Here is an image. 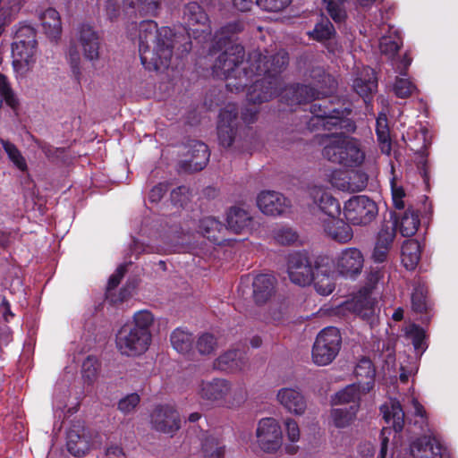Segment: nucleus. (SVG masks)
<instances>
[{
	"mask_svg": "<svg viewBox=\"0 0 458 458\" xmlns=\"http://www.w3.org/2000/svg\"><path fill=\"white\" fill-rule=\"evenodd\" d=\"M265 52L263 55L259 50L253 51L250 54L248 61L243 62V47L240 45H232L217 57L214 64V73L217 77L239 80L235 84L227 83L230 90H233V88L240 90L247 85L249 79L261 76L248 90V100L253 104L269 101L276 96H281L282 101L293 106L327 96L334 90L335 81L330 75L323 72L319 73L321 80L318 81L317 88L296 85L279 92L283 83L278 75L288 64V55L283 49L276 54L267 50Z\"/></svg>",
	"mask_w": 458,
	"mask_h": 458,
	"instance_id": "1",
	"label": "nucleus"
},
{
	"mask_svg": "<svg viewBox=\"0 0 458 458\" xmlns=\"http://www.w3.org/2000/svg\"><path fill=\"white\" fill-rule=\"evenodd\" d=\"M176 36L169 27L157 28L153 21H143L138 28L139 52L148 70L168 68Z\"/></svg>",
	"mask_w": 458,
	"mask_h": 458,
	"instance_id": "2",
	"label": "nucleus"
},
{
	"mask_svg": "<svg viewBox=\"0 0 458 458\" xmlns=\"http://www.w3.org/2000/svg\"><path fill=\"white\" fill-rule=\"evenodd\" d=\"M322 155L328 161L348 167L360 166L365 161V151L354 138L344 134H327L321 139Z\"/></svg>",
	"mask_w": 458,
	"mask_h": 458,
	"instance_id": "3",
	"label": "nucleus"
},
{
	"mask_svg": "<svg viewBox=\"0 0 458 458\" xmlns=\"http://www.w3.org/2000/svg\"><path fill=\"white\" fill-rule=\"evenodd\" d=\"M36 33L30 27H24L17 32V39L13 44V65L20 75L26 74L36 62Z\"/></svg>",
	"mask_w": 458,
	"mask_h": 458,
	"instance_id": "4",
	"label": "nucleus"
},
{
	"mask_svg": "<svg viewBox=\"0 0 458 458\" xmlns=\"http://www.w3.org/2000/svg\"><path fill=\"white\" fill-rule=\"evenodd\" d=\"M200 398L227 407L234 406L244 399L242 390L234 388L226 379L215 378L202 381L199 386Z\"/></svg>",
	"mask_w": 458,
	"mask_h": 458,
	"instance_id": "5",
	"label": "nucleus"
},
{
	"mask_svg": "<svg viewBox=\"0 0 458 458\" xmlns=\"http://www.w3.org/2000/svg\"><path fill=\"white\" fill-rule=\"evenodd\" d=\"M341 344L342 337L336 327H328L321 330L313 344V362L318 366L330 364L337 356Z\"/></svg>",
	"mask_w": 458,
	"mask_h": 458,
	"instance_id": "6",
	"label": "nucleus"
},
{
	"mask_svg": "<svg viewBox=\"0 0 458 458\" xmlns=\"http://www.w3.org/2000/svg\"><path fill=\"white\" fill-rule=\"evenodd\" d=\"M377 204L364 195L349 199L344 206V215L346 220L353 225H367L377 216Z\"/></svg>",
	"mask_w": 458,
	"mask_h": 458,
	"instance_id": "7",
	"label": "nucleus"
},
{
	"mask_svg": "<svg viewBox=\"0 0 458 458\" xmlns=\"http://www.w3.org/2000/svg\"><path fill=\"white\" fill-rule=\"evenodd\" d=\"M152 339L129 325L123 326L116 335V346L122 354L139 356L145 353L151 344Z\"/></svg>",
	"mask_w": 458,
	"mask_h": 458,
	"instance_id": "8",
	"label": "nucleus"
},
{
	"mask_svg": "<svg viewBox=\"0 0 458 458\" xmlns=\"http://www.w3.org/2000/svg\"><path fill=\"white\" fill-rule=\"evenodd\" d=\"M257 443L266 453H275L283 444L282 429L274 418H264L259 421L256 430Z\"/></svg>",
	"mask_w": 458,
	"mask_h": 458,
	"instance_id": "9",
	"label": "nucleus"
},
{
	"mask_svg": "<svg viewBox=\"0 0 458 458\" xmlns=\"http://www.w3.org/2000/svg\"><path fill=\"white\" fill-rule=\"evenodd\" d=\"M316 268L306 253L290 254L287 261V273L290 280L298 285L306 286L312 282Z\"/></svg>",
	"mask_w": 458,
	"mask_h": 458,
	"instance_id": "10",
	"label": "nucleus"
},
{
	"mask_svg": "<svg viewBox=\"0 0 458 458\" xmlns=\"http://www.w3.org/2000/svg\"><path fill=\"white\" fill-rule=\"evenodd\" d=\"M100 47L99 34L93 27L83 24L78 29L75 47L87 61L95 63L99 59Z\"/></svg>",
	"mask_w": 458,
	"mask_h": 458,
	"instance_id": "11",
	"label": "nucleus"
},
{
	"mask_svg": "<svg viewBox=\"0 0 458 458\" xmlns=\"http://www.w3.org/2000/svg\"><path fill=\"white\" fill-rule=\"evenodd\" d=\"M183 18L188 27L187 32L189 36L196 38L210 36L211 28L209 20L201 6L196 2L189 3L184 9Z\"/></svg>",
	"mask_w": 458,
	"mask_h": 458,
	"instance_id": "12",
	"label": "nucleus"
},
{
	"mask_svg": "<svg viewBox=\"0 0 458 458\" xmlns=\"http://www.w3.org/2000/svg\"><path fill=\"white\" fill-rule=\"evenodd\" d=\"M397 458H442V447L436 437L424 436L401 450Z\"/></svg>",
	"mask_w": 458,
	"mask_h": 458,
	"instance_id": "13",
	"label": "nucleus"
},
{
	"mask_svg": "<svg viewBox=\"0 0 458 458\" xmlns=\"http://www.w3.org/2000/svg\"><path fill=\"white\" fill-rule=\"evenodd\" d=\"M307 192L313 204L327 216L324 219L335 218L340 216V203L327 188L313 184L308 188Z\"/></svg>",
	"mask_w": 458,
	"mask_h": 458,
	"instance_id": "14",
	"label": "nucleus"
},
{
	"mask_svg": "<svg viewBox=\"0 0 458 458\" xmlns=\"http://www.w3.org/2000/svg\"><path fill=\"white\" fill-rule=\"evenodd\" d=\"M150 422L155 430L170 436L180 428L179 413L168 404L157 406L151 413Z\"/></svg>",
	"mask_w": 458,
	"mask_h": 458,
	"instance_id": "15",
	"label": "nucleus"
},
{
	"mask_svg": "<svg viewBox=\"0 0 458 458\" xmlns=\"http://www.w3.org/2000/svg\"><path fill=\"white\" fill-rule=\"evenodd\" d=\"M239 121L237 107L234 104L226 105L221 111L217 125L219 143L223 147H230L234 140Z\"/></svg>",
	"mask_w": 458,
	"mask_h": 458,
	"instance_id": "16",
	"label": "nucleus"
},
{
	"mask_svg": "<svg viewBox=\"0 0 458 458\" xmlns=\"http://www.w3.org/2000/svg\"><path fill=\"white\" fill-rule=\"evenodd\" d=\"M363 255L356 248L344 250L336 258V269L345 277H352L360 273L363 267Z\"/></svg>",
	"mask_w": 458,
	"mask_h": 458,
	"instance_id": "17",
	"label": "nucleus"
},
{
	"mask_svg": "<svg viewBox=\"0 0 458 458\" xmlns=\"http://www.w3.org/2000/svg\"><path fill=\"white\" fill-rule=\"evenodd\" d=\"M257 205L265 215L277 216L290 208V200L283 194L274 191H262L258 195Z\"/></svg>",
	"mask_w": 458,
	"mask_h": 458,
	"instance_id": "18",
	"label": "nucleus"
},
{
	"mask_svg": "<svg viewBox=\"0 0 458 458\" xmlns=\"http://www.w3.org/2000/svg\"><path fill=\"white\" fill-rule=\"evenodd\" d=\"M277 401L288 412L301 416L307 410V401L297 387H283L277 392Z\"/></svg>",
	"mask_w": 458,
	"mask_h": 458,
	"instance_id": "19",
	"label": "nucleus"
},
{
	"mask_svg": "<svg viewBox=\"0 0 458 458\" xmlns=\"http://www.w3.org/2000/svg\"><path fill=\"white\" fill-rule=\"evenodd\" d=\"M92 444L89 431L80 424H74L67 432L66 446L74 456H82L90 449Z\"/></svg>",
	"mask_w": 458,
	"mask_h": 458,
	"instance_id": "20",
	"label": "nucleus"
},
{
	"mask_svg": "<svg viewBox=\"0 0 458 458\" xmlns=\"http://www.w3.org/2000/svg\"><path fill=\"white\" fill-rule=\"evenodd\" d=\"M310 112L313 114L311 123L316 126L330 130L333 127H343L345 123L343 119L344 112L337 109L326 110L321 106L314 104L311 106Z\"/></svg>",
	"mask_w": 458,
	"mask_h": 458,
	"instance_id": "21",
	"label": "nucleus"
},
{
	"mask_svg": "<svg viewBox=\"0 0 458 458\" xmlns=\"http://www.w3.org/2000/svg\"><path fill=\"white\" fill-rule=\"evenodd\" d=\"M391 218L394 219L393 227L399 230L403 237H410L416 233L419 229L420 220L419 214L409 208L402 214L393 213Z\"/></svg>",
	"mask_w": 458,
	"mask_h": 458,
	"instance_id": "22",
	"label": "nucleus"
},
{
	"mask_svg": "<svg viewBox=\"0 0 458 458\" xmlns=\"http://www.w3.org/2000/svg\"><path fill=\"white\" fill-rule=\"evenodd\" d=\"M276 280L270 275H259L253 279L252 294L257 304H264L275 294Z\"/></svg>",
	"mask_w": 458,
	"mask_h": 458,
	"instance_id": "23",
	"label": "nucleus"
},
{
	"mask_svg": "<svg viewBox=\"0 0 458 458\" xmlns=\"http://www.w3.org/2000/svg\"><path fill=\"white\" fill-rule=\"evenodd\" d=\"M376 299L367 291L360 293V295L354 297L351 301L344 304L345 309L352 310L363 318H369L376 313Z\"/></svg>",
	"mask_w": 458,
	"mask_h": 458,
	"instance_id": "24",
	"label": "nucleus"
},
{
	"mask_svg": "<svg viewBox=\"0 0 458 458\" xmlns=\"http://www.w3.org/2000/svg\"><path fill=\"white\" fill-rule=\"evenodd\" d=\"M325 233L336 242L344 243L352 238V231L348 224L339 216L330 219H322Z\"/></svg>",
	"mask_w": 458,
	"mask_h": 458,
	"instance_id": "25",
	"label": "nucleus"
},
{
	"mask_svg": "<svg viewBox=\"0 0 458 458\" xmlns=\"http://www.w3.org/2000/svg\"><path fill=\"white\" fill-rule=\"evenodd\" d=\"M352 87L360 97L368 98L377 87L374 71L369 67H363L357 72Z\"/></svg>",
	"mask_w": 458,
	"mask_h": 458,
	"instance_id": "26",
	"label": "nucleus"
},
{
	"mask_svg": "<svg viewBox=\"0 0 458 458\" xmlns=\"http://www.w3.org/2000/svg\"><path fill=\"white\" fill-rule=\"evenodd\" d=\"M380 411L386 424L392 426L395 431L403 428L404 424V412L399 401L389 399L381 405Z\"/></svg>",
	"mask_w": 458,
	"mask_h": 458,
	"instance_id": "27",
	"label": "nucleus"
},
{
	"mask_svg": "<svg viewBox=\"0 0 458 458\" xmlns=\"http://www.w3.org/2000/svg\"><path fill=\"white\" fill-rule=\"evenodd\" d=\"M316 291L321 295H329L335 289V274L330 272L327 265H316L312 278Z\"/></svg>",
	"mask_w": 458,
	"mask_h": 458,
	"instance_id": "28",
	"label": "nucleus"
},
{
	"mask_svg": "<svg viewBox=\"0 0 458 458\" xmlns=\"http://www.w3.org/2000/svg\"><path fill=\"white\" fill-rule=\"evenodd\" d=\"M382 34L379 39V49L382 54L392 56L402 45L401 37L398 31L389 25H383L380 28Z\"/></svg>",
	"mask_w": 458,
	"mask_h": 458,
	"instance_id": "29",
	"label": "nucleus"
},
{
	"mask_svg": "<svg viewBox=\"0 0 458 458\" xmlns=\"http://www.w3.org/2000/svg\"><path fill=\"white\" fill-rule=\"evenodd\" d=\"M245 365L244 354L236 350L228 351L220 355L216 362L215 367L224 371H236L242 369Z\"/></svg>",
	"mask_w": 458,
	"mask_h": 458,
	"instance_id": "30",
	"label": "nucleus"
},
{
	"mask_svg": "<svg viewBox=\"0 0 458 458\" xmlns=\"http://www.w3.org/2000/svg\"><path fill=\"white\" fill-rule=\"evenodd\" d=\"M155 323L156 317L150 310H140L133 314L131 321L127 325L152 339V328Z\"/></svg>",
	"mask_w": 458,
	"mask_h": 458,
	"instance_id": "31",
	"label": "nucleus"
},
{
	"mask_svg": "<svg viewBox=\"0 0 458 458\" xmlns=\"http://www.w3.org/2000/svg\"><path fill=\"white\" fill-rule=\"evenodd\" d=\"M42 28L48 38L56 39L62 32L59 13L53 8H48L40 15Z\"/></svg>",
	"mask_w": 458,
	"mask_h": 458,
	"instance_id": "32",
	"label": "nucleus"
},
{
	"mask_svg": "<svg viewBox=\"0 0 458 458\" xmlns=\"http://www.w3.org/2000/svg\"><path fill=\"white\" fill-rule=\"evenodd\" d=\"M365 394L362 391L361 382L354 383L338 391L332 402L334 404L352 403L360 407V400Z\"/></svg>",
	"mask_w": 458,
	"mask_h": 458,
	"instance_id": "33",
	"label": "nucleus"
},
{
	"mask_svg": "<svg viewBox=\"0 0 458 458\" xmlns=\"http://www.w3.org/2000/svg\"><path fill=\"white\" fill-rule=\"evenodd\" d=\"M401 259L408 270H413L420 259V245L415 240L405 241L402 246Z\"/></svg>",
	"mask_w": 458,
	"mask_h": 458,
	"instance_id": "34",
	"label": "nucleus"
},
{
	"mask_svg": "<svg viewBox=\"0 0 458 458\" xmlns=\"http://www.w3.org/2000/svg\"><path fill=\"white\" fill-rule=\"evenodd\" d=\"M358 411V405H351L349 409H332L330 411V420L336 428H344L351 426L355 421Z\"/></svg>",
	"mask_w": 458,
	"mask_h": 458,
	"instance_id": "35",
	"label": "nucleus"
},
{
	"mask_svg": "<svg viewBox=\"0 0 458 458\" xmlns=\"http://www.w3.org/2000/svg\"><path fill=\"white\" fill-rule=\"evenodd\" d=\"M251 222L250 213L241 208H233L227 215V225L234 233H241L248 228Z\"/></svg>",
	"mask_w": 458,
	"mask_h": 458,
	"instance_id": "36",
	"label": "nucleus"
},
{
	"mask_svg": "<svg viewBox=\"0 0 458 458\" xmlns=\"http://www.w3.org/2000/svg\"><path fill=\"white\" fill-rule=\"evenodd\" d=\"M355 375L357 377L364 378L361 382L363 393H369L374 386L375 369L372 362L368 359H361L355 368Z\"/></svg>",
	"mask_w": 458,
	"mask_h": 458,
	"instance_id": "37",
	"label": "nucleus"
},
{
	"mask_svg": "<svg viewBox=\"0 0 458 458\" xmlns=\"http://www.w3.org/2000/svg\"><path fill=\"white\" fill-rule=\"evenodd\" d=\"M192 343L191 334L183 329L177 328L171 335V344L178 352H188L192 347Z\"/></svg>",
	"mask_w": 458,
	"mask_h": 458,
	"instance_id": "38",
	"label": "nucleus"
},
{
	"mask_svg": "<svg viewBox=\"0 0 458 458\" xmlns=\"http://www.w3.org/2000/svg\"><path fill=\"white\" fill-rule=\"evenodd\" d=\"M223 229L224 225L212 216L204 217L199 222V233L214 242H219L216 233Z\"/></svg>",
	"mask_w": 458,
	"mask_h": 458,
	"instance_id": "39",
	"label": "nucleus"
},
{
	"mask_svg": "<svg viewBox=\"0 0 458 458\" xmlns=\"http://www.w3.org/2000/svg\"><path fill=\"white\" fill-rule=\"evenodd\" d=\"M194 148L195 149L193 151L192 158L190 161L189 166L192 171H199L206 166L209 159V151L208 146L201 142L196 143Z\"/></svg>",
	"mask_w": 458,
	"mask_h": 458,
	"instance_id": "40",
	"label": "nucleus"
},
{
	"mask_svg": "<svg viewBox=\"0 0 458 458\" xmlns=\"http://www.w3.org/2000/svg\"><path fill=\"white\" fill-rule=\"evenodd\" d=\"M284 431L287 439L291 442L290 445L285 446V450L289 454H295L298 447L294 445L300 440L301 431L297 421L292 418H287L284 422Z\"/></svg>",
	"mask_w": 458,
	"mask_h": 458,
	"instance_id": "41",
	"label": "nucleus"
},
{
	"mask_svg": "<svg viewBox=\"0 0 458 458\" xmlns=\"http://www.w3.org/2000/svg\"><path fill=\"white\" fill-rule=\"evenodd\" d=\"M376 131L378 141L380 142L381 151L389 155L391 152V143L386 116L385 114H380L377 117Z\"/></svg>",
	"mask_w": 458,
	"mask_h": 458,
	"instance_id": "42",
	"label": "nucleus"
},
{
	"mask_svg": "<svg viewBox=\"0 0 458 458\" xmlns=\"http://www.w3.org/2000/svg\"><path fill=\"white\" fill-rule=\"evenodd\" d=\"M4 152L13 165L21 171L27 169V162L18 148L12 142L1 140Z\"/></svg>",
	"mask_w": 458,
	"mask_h": 458,
	"instance_id": "43",
	"label": "nucleus"
},
{
	"mask_svg": "<svg viewBox=\"0 0 458 458\" xmlns=\"http://www.w3.org/2000/svg\"><path fill=\"white\" fill-rule=\"evenodd\" d=\"M335 34V29L327 19H323L315 25L312 31L309 32V36L318 41H326Z\"/></svg>",
	"mask_w": 458,
	"mask_h": 458,
	"instance_id": "44",
	"label": "nucleus"
},
{
	"mask_svg": "<svg viewBox=\"0 0 458 458\" xmlns=\"http://www.w3.org/2000/svg\"><path fill=\"white\" fill-rule=\"evenodd\" d=\"M405 334L418 352L421 353L425 351V332L421 327L414 324L410 325L405 328Z\"/></svg>",
	"mask_w": 458,
	"mask_h": 458,
	"instance_id": "45",
	"label": "nucleus"
},
{
	"mask_svg": "<svg viewBox=\"0 0 458 458\" xmlns=\"http://www.w3.org/2000/svg\"><path fill=\"white\" fill-rule=\"evenodd\" d=\"M330 17L335 22H342L346 18V11L344 6L345 0H323Z\"/></svg>",
	"mask_w": 458,
	"mask_h": 458,
	"instance_id": "46",
	"label": "nucleus"
},
{
	"mask_svg": "<svg viewBox=\"0 0 458 458\" xmlns=\"http://www.w3.org/2000/svg\"><path fill=\"white\" fill-rule=\"evenodd\" d=\"M205 458H224V447L214 437H207L202 444Z\"/></svg>",
	"mask_w": 458,
	"mask_h": 458,
	"instance_id": "47",
	"label": "nucleus"
},
{
	"mask_svg": "<svg viewBox=\"0 0 458 458\" xmlns=\"http://www.w3.org/2000/svg\"><path fill=\"white\" fill-rule=\"evenodd\" d=\"M411 304L414 310L422 312L427 310V288L418 284L411 294Z\"/></svg>",
	"mask_w": 458,
	"mask_h": 458,
	"instance_id": "48",
	"label": "nucleus"
},
{
	"mask_svg": "<svg viewBox=\"0 0 458 458\" xmlns=\"http://www.w3.org/2000/svg\"><path fill=\"white\" fill-rule=\"evenodd\" d=\"M132 4L141 14L156 16L160 9L161 0H134Z\"/></svg>",
	"mask_w": 458,
	"mask_h": 458,
	"instance_id": "49",
	"label": "nucleus"
},
{
	"mask_svg": "<svg viewBox=\"0 0 458 458\" xmlns=\"http://www.w3.org/2000/svg\"><path fill=\"white\" fill-rule=\"evenodd\" d=\"M349 174L342 170L335 169L328 175L330 184L340 191H349Z\"/></svg>",
	"mask_w": 458,
	"mask_h": 458,
	"instance_id": "50",
	"label": "nucleus"
},
{
	"mask_svg": "<svg viewBox=\"0 0 458 458\" xmlns=\"http://www.w3.org/2000/svg\"><path fill=\"white\" fill-rule=\"evenodd\" d=\"M140 402L137 393H131L123 397L118 403V410L123 414L133 412Z\"/></svg>",
	"mask_w": 458,
	"mask_h": 458,
	"instance_id": "51",
	"label": "nucleus"
},
{
	"mask_svg": "<svg viewBox=\"0 0 458 458\" xmlns=\"http://www.w3.org/2000/svg\"><path fill=\"white\" fill-rule=\"evenodd\" d=\"M98 369V360L95 357L89 356L82 363L83 377L91 383L97 377Z\"/></svg>",
	"mask_w": 458,
	"mask_h": 458,
	"instance_id": "52",
	"label": "nucleus"
},
{
	"mask_svg": "<svg viewBox=\"0 0 458 458\" xmlns=\"http://www.w3.org/2000/svg\"><path fill=\"white\" fill-rule=\"evenodd\" d=\"M416 89L413 83L407 78H397L394 84V91L398 98H407Z\"/></svg>",
	"mask_w": 458,
	"mask_h": 458,
	"instance_id": "53",
	"label": "nucleus"
},
{
	"mask_svg": "<svg viewBox=\"0 0 458 458\" xmlns=\"http://www.w3.org/2000/svg\"><path fill=\"white\" fill-rule=\"evenodd\" d=\"M368 184V175L362 172L352 173L349 176V191H361Z\"/></svg>",
	"mask_w": 458,
	"mask_h": 458,
	"instance_id": "54",
	"label": "nucleus"
},
{
	"mask_svg": "<svg viewBox=\"0 0 458 458\" xmlns=\"http://www.w3.org/2000/svg\"><path fill=\"white\" fill-rule=\"evenodd\" d=\"M395 237V228L385 225L378 233L376 244L390 249Z\"/></svg>",
	"mask_w": 458,
	"mask_h": 458,
	"instance_id": "55",
	"label": "nucleus"
},
{
	"mask_svg": "<svg viewBox=\"0 0 458 458\" xmlns=\"http://www.w3.org/2000/svg\"><path fill=\"white\" fill-rule=\"evenodd\" d=\"M292 0H256L258 6L267 12H279L291 4Z\"/></svg>",
	"mask_w": 458,
	"mask_h": 458,
	"instance_id": "56",
	"label": "nucleus"
},
{
	"mask_svg": "<svg viewBox=\"0 0 458 458\" xmlns=\"http://www.w3.org/2000/svg\"><path fill=\"white\" fill-rule=\"evenodd\" d=\"M216 346L215 337L209 334H204L199 336L197 342V348L201 354L211 353Z\"/></svg>",
	"mask_w": 458,
	"mask_h": 458,
	"instance_id": "57",
	"label": "nucleus"
},
{
	"mask_svg": "<svg viewBox=\"0 0 458 458\" xmlns=\"http://www.w3.org/2000/svg\"><path fill=\"white\" fill-rule=\"evenodd\" d=\"M391 192L393 204L396 209L403 210L405 207L403 199L405 192L402 186L397 185L394 181L391 182Z\"/></svg>",
	"mask_w": 458,
	"mask_h": 458,
	"instance_id": "58",
	"label": "nucleus"
},
{
	"mask_svg": "<svg viewBox=\"0 0 458 458\" xmlns=\"http://www.w3.org/2000/svg\"><path fill=\"white\" fill-rule=\"evenodd\" d=\"M275 238L281 244H290L297 240V235L292 229L283 228L276 233Z\"/></svg>",
	"mask_w": 458,
	"mask_h": 458,
	"instance_id": "59",
	"label": "nucleus"
},
{
	"mask_svg": "<svg viewBox=\"0 0 458 458\" xmlns=\"http://www.w3.org/2000/svg\"><path fill=\"white\" fill-rule=\"evenodd\" d=\"M125 270H126L125 265H121L117 267L115 272L110 276V278L108 280V284H107L108 291L115 288L119 284L121 279L123 277V276L125 274Z\"/></svg>",
	"mask_w": 458,
	"mask_h": 458,
	"instance_id": "60",
	"label": "nucleus"
},
{
	"mask_svg": "<svg viewBox=\"0 0 458 458\" xmlns=\"http://www.w3.org/2000/svg\"><path fill=\"white\" fill-rule=\"evenodd\" d=\"M388 248L384 247L383 245L375 244V248L372 253V259L375 262L382 263L384 262L389 252Z\"/></svg>",
	"mask_w": 458,
	"mask_h": 458,
	"instance_id": "61",
	"label": "nucleus"
},
{
	"mask_svg": "<svg viewBox=\"0 0 458 458\" xmlns=\"http://www.w3.org/2000/svg\"><path fill=\"white\" fill-rule=\"evenodd\" d=\"M165 192V188L162 185H157V186L153 187V189L150 191V193H149L150 201L157 202V201L160 200L162 199V197L164 196Z\"/></svg>",
	"mask_w": 458,
	"mask_h": 458,
	"instance_id": "62",
	"label": "nucleus"
},
{
	"mask_svg": "<svg viewBox=\"0 0 458 458\" xmlns=\"http://www.w3.org/2000/svg\"><path fill=\"white\" fill-rule=\"evenodd\" d=\"M69 398L68 391L64 392L62 394H55V405L57 409H63L66 406L67 400Z\"/></svg>",
	"mask_w": 458,
	"mask_h": 458,
	"instance_id": "63",
	"label": "nucleus"
},
{
	"mask_svg": "<svg viewBox=\"0 0 458 458\" xmlns=\"http://www.w3.org/2000/svg\"><path fill=\"white\" fill-rule=\"evenodd\" d=\"M106 458H121L123 455V450L118 445H111L106 449Z\"/></svg>",
	"mask_w": 458,
	"mask_h": 458,
	"instance_id": "64",
	"label": "nucleus"
}]
</instances>
